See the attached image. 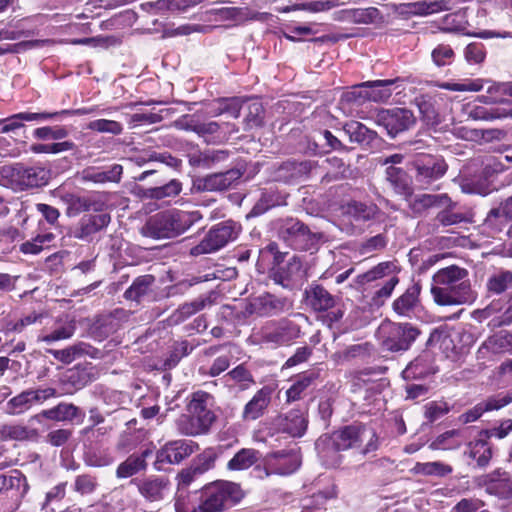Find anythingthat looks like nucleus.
<instances>
[{
	"mask_svg": "<svg viewBox=\"0 0 512 512\" xmlns=\"http://www.w3.org/2000/svg\"><path fill=\"white\" fill-rule=\"evenodd\" d=\"M468 271L455 265L438 270L433 275L431 295L439 306H456L471 304L476 299L472 290Z\"/></svg>",
	"mask_w": 512,
	"mask_h": 512,
	"instance_id": "nucleus-1",
	"label": "nucleus"
},
{
	"mask_svg": "<svg viewBox=\"0 0 512 512\" xmlns=\"http://www.w3.org/2000/svg\"><path fill=\"white\" fill-rule=\"evenodd\" d=\"M199 219L197 211L174 210L158 213L150 217L142 227V234L156 239L175 237L184 233Z\"/></svg>",
	"mask_w": 512,
	"mask_h": 512,
	"instance_id": "nucleus-2",
	"label": "nucleus"
},
{
	"mask_svg": "<svg viewBox=\"0 0 512 512\" xmlns=\"http://www.w3.org/2000/svg\"><path fill=\"white\" fill-rule=\"evenodd\" d=\"M212 396L204 391L194 392L188 404V415H182L177 420L179 432L186 436H196L207 433L215 421L211 411Z\"/></svg>",
	"mask_w": 512,
	"mask_h": 512,
	"instance_id": "nucleus-3",
	"label": "nucleus"
},
{
	"mask_svg": "<svg viewBox=\"0 0 512 512\" xmlns=\"http://www.w3.org/2000/svg\"><path fill=\"white\" fill-rule=\"evenodd\" d=\"M202 502L192 512H219L243 497L240 486L233 482L218 481L205 487Z\"/></svg>",
	"mask_w": 512,
	"mask_h": 512,
	"instance_id": "nucleus-4",
	"label": "nucleus"
},
{
	"mask_svg": "<svg viewBox=\"0 0 512 512\" xmlns=\"http://www.w3.org/2000/svg\"><path fill=\"white\" fill-rule=\"evenodd\" d=\"M330 440L337 451L357 449L362 455H366L378 448L376 433L365 427L346 426L335 431Z\"/></svg>",
	"mask_w": 512,
	"mask_h": 512,
	"instance_id": "nucleus-5",
	"label": "nucleus"
},
{
	"mask_svg": "<svg viewBox=\"0 0 512 512\" xmlns=\"http://www.w3.org/2000/svg\"><path fill=\"white\" fill-rule=\"evenodd\" d=\"M1 176L4 185L14 191H23L46 185L49 180V171L43 167L15 164L3 167Z\"/></svg>",
	"mask_w": 512,
	"mask_h": 512,
	"instance_id": "nucleus-6",
	"label": "nucleus"
},
{
	"mask_svg": "<svg viewBox=\"0 0 512 512\" xmlns=\"http://www.w3.org/2000/svg\"><path fill=\"white\" fill-rule=\"evenodd\" d=\"M278 236L290 247L299 250L315 249L321 234L311 232L309 227L297 218L280 219L277 224Z\"/></svg>",
	"mask_w": 512,
	"mask_h": 512,
	"instance_id": "nucleus-7",
	"label": "nucleus"
},
{
	"mask_svg": "<svg viewBox=\"0 0 512 512\" xmlns=\"http://www.w3.org/2000/svg\"><path fill=\"white\" fill-rule=\"evenodd\" d=\"M301 329L298 324L288 318L270 320L259 330L257 335L262 344L277 348L288 346L300 337Z\"/></svg>",
	"mask_w": 512,
	"mask_h": 512,
	"instance_id": "nucleus-8",
	"label": "nucleus"
},
{
	"mask_svg": "<svg viewBox=\"0 0 512 512\" xmlns=\"http://www.w3.org/2000/svg\"><path fill=\"white\" fill-rule=\"evenodd\" d=\"M383 346L392 352L406 351L419 336L420 331L410 323L388 322L382 324Z\"/></svg>",
	"mask_w": 512,
	"mask_h": 512,
	"instance_id": "nucleus-9",
	"label": "nucleus"
},
{
	"mask_svg": "<svg viewBox=\"0 0 512 512\" xmlns=\"http://www.w3.org/2000/svg\"><path fill=\"white\" fill-rule=\"evenodd\" d=\"M239 230L240 227L232 221L221 222L212 227L204 239L191 249V254L198 256L215 252L235 240Z\"/></svg>",
	"mask_w": 512,
	"mask_h": 512,
	"instance_id": "nucleus-10",
	"label": "nucleus"
},
{
	"mask_svg": "<svg viewBox=\"0 0 512 512\" xmlns=\"http://www.w3.org/2000/svg\"><path fill=\"white\" fill-rule=\"evenodd\" d=\"M198 449V444L192 440L178 439L165 443L156 453L154 463L156 470H162L163 465L181 463Z\"/></svg>",
	"mask_w": 512,
	"mask_h": 512,
	"instance_id": "nucleus-11",
	"label": "nucleus"
},
{
	"mask_svg": "<svg viewBox=\"0 0 512 512\" xmlns=\"http://www.w3.org/2000/svg\"><path fill=\"white\" fill-rule=\"evenodd\" d=\"M376 123L383 126L387 133L394 137L413 127L416 123V117L407 108L381 109L376 114Z\"/></svg>",
	"mask_w": 512,
	"mask_h": 512,
	"instance_id": "nucleus-12",
	"label": "nucleus"
},
{
	"mask_svg": "<svg viewBox=\"0 0 512 512\" xmlns=\"http://www.w3.org/2000/svg\"><path fill=\"white\" fill-rule=\"evenodd\" d=\"M422 286L420 282H413L406 290L392 303V310L399 317L412 319L418 316L423 310L421 302Z\"/></svg>",
	"mask_w": 512,
	"mask_h": 512,
	"instance_id": "nucleus-13",
	"label": "nucleus"
},
{
	"mask_svg": "<svg viewBox=\"0 0 512 512\" xmlns=\"http://www.w3.org/2000/svg\"><path fill=\"white\" fill-rule=\"evenodd\" d=\"M416 171V181L422 184H430L445 175L448 165L443 158L425 155L413 161Z\"/></svg>",
	"mask_w": 512,
	"mask_h": 512,
	"instance_id": "nucleus-14",
	"label": "nucleus"
},
{
	"mask_svg": "<svg viewBox=\"0 0 512 512\" xmlns=\"http://www.w3.org/2000/svg\"><path fill=\"white\" fill-rule=\"evenodd\" d=\"M110 216L106 213L84 215L72 230L76 239L91 242L95 236L110 223Z\"/></svg>",
	"mask_w": 512,
	"mask_h": 512,
	"instance_id": "nucleus-15",
	"label": "nucleus"
},
{
	"mask_svg": "<svg viewBox=\"0 0 512 512\" xmlns=\"http://www.w3.org/2000/svg\"><path fill=\"white\" fill-rule=\"evenodd\" d=\"M138 492L150 502L162 501L171 490V482L166 476H149L142 480H133Z\"/></svg>",
	"mask_w": 512,
	"mask_h": 512,
	"instance_id": "nucleus-16",
	"label": "nucleus"
},
{
	"mask_svg": "<svg viewBox=\"0 0 512 512\" xmlns=\"http://www.w3.org/2000/svg\"><path fill=\"white\" fill-rule=\"evenodd\" d=\"M242 172L239 169H230L225 172L214 173L205 177L197 178L193 188L196 191H222L228 189L234 182L239 180Z\"/></svg>",
	"mask_w": 512,
	"mask_h": 512,
	"instance_id": "nucleus-17",
	"label": "nucleus"
},
{
	"mask_svg": "<svg viewBox=\"0 0 512 512\" xmlns=\"http://www.w3.org/2000/svg\"><path fill=\"white\" fill-rule=\"evenodd\" d=\"M485 84H490L487 92L493 94H507L509 83H495L488 79H465L461 82H444L440 85L441 88L449 91H469L478 92L484 88Z\"/></svg>",
	"mask_w": 512,
	"mask_h": 512,
	"instance_id": "nucleus-18",
	"label": "nucleus"
},
{
	"mask_svg": "<svg viewBox=\"0 0 512 512\" xmlns=\"http://www.w3.org/2000/svg\"><path fill=\"white\" fill-rule=\"evenodd\" d=\"M272 393L273 389L269 386L259 389L243 407L242 420L250 422L263 417L271 403Z\"/></svg>",
	"mask_w": 512,
	"mask_h": 512,
	"instance_id": "nucleus-19",
	"label": "nucleus"
},
{
	"mask_svg": "<svg viewBox=\"0 0 512 512\" xmlns=\"http://www.w3.org/2000/svg\"><path fill=\"white\" fill-rule=\"evenodd\" d=\"M274 425L279 432L286 433L292 437H301L307 429L308 420L303 411L294 409L286 414L277 416L274 420Z\"/></svg>",
	"mask_w": 512,
	"mask_h": 512,
	"instance_id": "nucleus-20",
	"label": "nucleus"
},
{
	"mask_svg": "<svg viewBox=\"0 0 512 512\" xmlns=\"http://www.w3.org/2000/svg\"><path fill=\"white\" fill-rule=\"evenodd\" d=\"M76 331V323L68 316L57 317L53 321L50 332H42L38 335L37 341L48 345L57 341L70 339Z\"/></svg>",
	"mask_w": 512,
	"mask_h": 512,
	"instance_id": "nucleus-21",
	"label": "nucleus"
},
{
	"mask_svg": "<svg viewBox=\"0 0 512 512\" xmlns=\"http://www.w3.org/2000/svg\"><path fill=\"white\" fill-rule=\"evenodd\" d=\"M182 191V184L176 179H172L166 184L145 188L136 184L133 193L143 199L162 200L165 198L176 197Z\"/></svg>",
	"mask_w": 512,
	"mask_h": 512,
	"instance_id": "nucleus-22",
	"label": "nucleus"
},
{
	"mask_svg": "<svg viewBox=\"0 0 512 512\" xmlns=\"http://www.w3.org/2000/svg\"><path fill=\"white\" fill-rule=\"evenodd\" d=\"M511 401L512 397L509 395L490 397L461 414L458 420L462 424L474 422L478 420L484 412L498 410L508 405Z\"/></svg>",
	"mask_w": 512,
	"mask_h": 512,
	"instance_id": "nucleus-23",
	"label": "nucleus"
},
{
	"mask_svg": "<svg viewBox=\"0 0 512 512\" xmlns=\"http://www.w3.org/2000/svg\"><path fill=\"white\" fill-rule=\"evenodd\" d=\"M512 352V334L507 331L487 338L477 351L478 359H486L490 354Z\"/></svg>",
	"mask_w": 512,
	"mask_h": 512,
	"instance_id": "nucleus-24",
	"label": "nucleus"
},
{
	"mask_svg": "<svg viewBox=\"0 0 512 512\" xmlns=\"http://www.w3.org/2000/svg\"><path fill=\"white\" fill-rule=\"evenodd\" d=\"M299 466L300 459L296 453L277 452L269 460L268 467L265 468V475H288L296 471Z\"/></svg>",
	"mask_w": 512,
	"mask_h": 512,
	"instance_id": "nucleus-25",
	"label": "nucleus"
},
{
	"mask_svg": "<svg viewBox=\"0 0 512 512\" xmlns=\"http://www.w3.org/2000/svg\"><path fill=\"white\" fill-rule=\"evenodd\" d=\"M174 127L179 130L192 131L199 136H205L217 133L220 125L215 121L201 122L195 114H186L174 122Z\"/></svg>",
	"mask_w": 512,
	"mask_h": 512,
	"instance_id": "nucleus-26",
	"label": "nucleus"
},
{
	"mask_svg": "<svg viewBox=\"0 0 512 512\" xmlns=\"http://www.w3.org/2000/svg\"><path fill=\"white\" fill-rule=\"evenodd\" d=\"M84 417L80 408L72 403H59L57 406L50 409L43 410L41 413L35 415L33 418L40 421V418H46L49 420L63 422L72 421L78 417Z\"/></svg>",
	"mask_w": 512,
	"mask_h": 512,
	"instance_id": "nucleus-27",
	"label": "nucleus"
},
{
	"mask_svg": "<svg viewBox=\"0 0 512 512\" xmlns=\"http://www.w3.org/2000/svg\"><path fill=\"white\" fill-rule=\"evenodd\" d=\"M253 312L258 315H274L289 309L290 304L285 299L277 298L271 294H265L254 299L251 303Z\"/></svg>",
	"mask_w": 512,
	"mask_h": 512,
	"instance_id": "nucleus-28",
	"label": "nucleus"
},
{
	"mask_svg": "<svg viewBox=\"0 0 512 512\" xmlns=\"http://www.w3.org/2000/svg\"><path fill=\"white\" fill-rule=\"evenodd\" d=\"M307 304L316 312H324L335 307L336 300L324 287L311 286L306 290Z\"/></svg>",
	"mask_w": 512,
	"mask_h": 512,
	"instance_id": "nucleus-29",
	"label": "nucleus"
},
{
	"mask_svg": "<svg viewBox=\"0 0 512 512\" xmlns=\"http://www.w3.org/2000/svg\"><path fill=\"white\" fill-rule=\"evenodd\" d=\"M260 452L253 448H242L228 461L230 471H243L252 467L260 459Z\"/></svg>",
	"mask_w": 512,
	"mask_h": 512,
	"instance_id": "nucleus-30",
	"label": "nucleus"
},
{
	"mask_svg": "<svg viewBox=\"0 0 512 512\" xmlns=\"http://www.w3.org/2000/svg\"><path fill=\"white\" fill-rule=\"evenodd\" d=\"M484 432L480 433V437L469 443V456L473 458L478 466L485 467L492 458V449L486 441Z\"/></svg>",
	"mask_w": 512,
	"mask_h": 512,
	"instance_id": "nucleus-31",
	"label": "nucleus"
},
{
	"mask_svg": "<svg viewBox=\"0 0 512 512\" xmlns=\"http://www.w3.org/2000/svg\"><path fill=\"white\" fill-rule=\"evenodd\" d=\"M386 178L397 194L408 197L411 195V187L406 172L398 167L389 166L386 169Z\"/></svg>",
	"mask_w": 512,
	"mask_h": 512,
	"instance_id": "nucleus-32",
	"label": "nucleus"
},
{
	"mask_svg": "<svg viewBox=\"0 0 512 512\" xmlns=\"http://www.w3.org/2000/svg\"><path fill=\"white\" fill-rule=\"evenodd\" d=\"M450 202L446 194H418L410 202V207L416 213H421L434 206L448 205Z\"/></svg>",
	"mask_w": 512,
	"mask_h": 512,
	"instance_id": "nucleus-33",
	"label": "nucleus"
},
{
	"mask_svg": "<svg viewBox=\"0 0 512 512\" xmlns=\"http://www.w3.org/2000/svg\"><path fill=\"white\" fill-rule=\"evenodd\" d=\"M344 18L356 24H371L382 20L381 12L375 7L349 9Z\"/></svg>",
	"mask_w": 512,
	"mask_h": 512,
	"instance_id": "nucleus-34",
	"label": "nucleus"
},
{
	"mask_svg": "<svg viewBox=\"0 0 512 512\" xmlns=\"http://www.w3.org/2000/svg\"><path fill=\"white\" fill-rule=\"evenodd\" d=\"M210 304L211 301L207 297H199L191 302L184 303L172 314L171 321L175 324L183 322Z\"/></svg>",
	"mask_w": 512,
	"mask_h": 512,
	"instance_id": "nucleus-35",
	"label": "nucleus"
},
{
	"mask_svg": "<svg viewBox=\"0 0 512 512\" xmlns=\"http://www.w3.org/2000/svg\"><path fill=\"white\" fill-rule=\"evenodd\" d=\"M344 133L349 137L351 142L354 143H364L372 141L376 133L369 128H367L364 124L358 121H349L343 127Z\"/></svg>",
	"mask_w": 512,
	"mask_h": 512,
	"instance_id": "nucleus-36",
	"label": "nucleus"
},
{
	"mask_svg": "<svg viewBox=\"0 0 512 512\" xmlns=\"http://www.w3.org/2000/svg\"><path fill=\"white\" fill-rule=\"evenodd\" d=\"M395 80H376L363 82V85L367 86L369 101L373 102H385L391 95L392 91L389 86L394 84Z\"/></svg>",
	"mask_w": 512,
	"mask_h": 512,
	"instance_id": "nucleus-37",
	"label": "nucleus"
},
{
	"mask_svg": "<svg viewBox=\"0 0 512 512\" xmlns=\"http://www.w3.org/2000/svg\"><path fill=\"white\" fill-rule=\"evenodd\" d=\"M459 435L460 432L456 429L445 431L430 442L429 449L443 451L458 449L461 446Z\"/></svg>",
	"mask_w": 512,
	"mask_h": 512,
	"instance_id": "nucleus-38",
	"label": "nucleus"
},
{
	"mask_svg": "<svg viewBox=\"0 0 512 512\" xmlns=\"http://www.w3.org/2000/svg\"><path fill=\"white\" fill-rule=\"evenodd\" d=\"M377 207L360 202H351L344 207V215L352 220L366 221L375 216Z\"/></svg>",
	"mask_w": 512,
	"mask_h": 512,
	"instance_id": "nucleus-39",
	"label": "nucleus"
},
{
	"mask_svg": "<svg viewBox=\"0 0 512 512\" xmlns=\"http://www.w3.org/2000/svg\"><path fill=\"white\" fill-rule=\"evenodd\" d=\"M146 468L147 464H144L142 459L136 458V454H132L118 465L116 469V477L119 479H126L139 472L145 471Z\"/></svg>",
	"mask_w": 512,
	"mask_h": 512,
	"instance_id": "nucleus-40",
	"label": "nucleus"
},
{
	"mask_svg": "<svg viewBox=\"0 0 512 512\" xmlns=\"http://www.w3.org/2000/svg\"><path fill=\"white\" fill-rule=\"evenodd\" d=\"M512 286V273L510 271H497L487 281L489 293L500 294Z\"/></svg>",
	"mask_w": 512,
	"mask_h": 512,
	"instance_id": "nucleus-41",
	"label": "nucleus"
},
{
	"mask_svg": "<svg viewBox=\"0 0 512 512\" xmlns=\"http://www.w3.org/2000/svg\"><path fill=\"white\" fill-rule=\"evenodd\" d=\"M154 282L152 275L140 276L134 280L132 285L125 291V297L129 300H139L146 295Z\"/></svg>",
	"mask_w": 512,
	"mask_h": 512,
	"instance_id": "nucleus-42",
	"label": "nucleus"
},
{
	"mask_svg": "<svg viewBox=\"0 0 512 512\" xmlns=\"http://www.w3.org/2000/svg\"><path fill=\"white\" fill-rule=\"evenodd\" d=\"M510 220H512V216L506 214V207L501 203L498 207L489 211L485 219V224L496 231H501Z\"/></svg>",
	"mask_w": 512,
	"mask_h": 512,
	"instance_id": "nucleus-43",
	"label": "nucleus"
},
{
	"mask_svg": "<svg viewBox=\"0 0 512 512\" xmlns=\"http://www.w3.org/2000/svg\"><path fill=\"white\" fill-rule=\"evenodd\" d=\"M365 101H369L367 86L361 84L354 85L351 90L342 94L340 104L345 105H361Z\"/></svg>",
	"mask_w": 512,
	"mask_h": 512,
	"instance_id": "nucleus-44",
	"label": "nucleus"
},
{
	"mask_svg": "<svg viewBox=\"0 0 512 512\" xmlns=\"http://www.w3.org/2000/svg\"><path fill=\"white\" fill-rule=\"evenodd\" d=\"M32 405L28 390H25L6 403L5 412L9 415H19L29 410Z\"/></svg>",
	"mask_w": 512,
	"mask_h": 512,
	"instance_id": "nucleus-45",
	"label": "nucleus"
},
{
	"mask_svg": "<svg viewBox=\"0 0 512 512\" xmlns=\"http://www.w3.org/2000/svg\"><path fill=\"white\" fill-rule=\"evenodd\" d=\"M414 471L417 474L425 475V476H445L452 472V467L450 465L444 464L439 461L435 462H426V463H416L414 466Z\"/></svg>",
	"mask_w": 512,
	"mask_h": 512,
	"instance_id": "nucleus-46",
	"label": "nucleus"
},
{
	"mask_svg": "<svg viewBox=\"0 0 512 512\" xmlns=\"http://www.w3.org/2000/svg\"><path fill=\"white\" fill-rule=\"evenodd\" d=\"M416 105L422 115L423 121L427 125L434 126L441 122L440 115L430 99L424 97L417 98Z\"/></svg>",
	"mask_w": 512,
	"mask_h": 512,
	"instance_id": "nucleus-47",
	"label": "nucleus"
},
{
	"mask_svg": "<svg viewBox=\"0 0 512 512\" xmlns=\"http://www.w3.org/2000/svg\"><path fill=\"white\" fill-rule=\"evenodd\" d=\"M98 480L96 476L90 474H80L75 477L73 490L81 496L91 495L98 488Z\"/></svg>",
	"mask_w": 512,
	"mask_h": 512,
	"instance_id": "nucleus-48",
	"label": "nucleus"
},
{
	"mask_svg": "<svg viewBox=\"0 0 512 512\" xmlns=\"http://www.w3.org/2000/svg\"><path fill=\"white\" fill-rule=\"evenodd\" d=\"M241 107L242 103L239 98L220 99L217 101V106L212 113L214 116L228 114L233 118H238L240 116Z\"/></svg>",
	"mask_w": 512,
	"mask_h": 512,
	"instance_id": "nucleus-49",
	"label": "nucleus"
},
{
	"mask_svg": "<svg viewBox=\"0 0 512 512\" xmlns=\"http://www.w3.org/2000/svg\"><path fill=\"white\" fill-rule=\"evenodd\" d=\"M414 12L418 14H433L452 9L451 0L423 1L413 4Z\"/></svg>",
	"mask_w": 512,
	"mask_h": 512,
	"instance_id": "nucleus-50",
	"label": "nucleus"
},
{
	"mask_svg": "<svg viewBox=\"0 0 512 512\" xmlns=\"http://www.w3.org/2000/svg\"><path fill=\"white\" fill-rule=\"evenodd\" d=\"M450 410L451 406L446 401H431L424 406V417L432 423L447 415Z\"/></svg>",
	"mask_w": 512,
	"mask_h": 512,
	"instance_id": "nucleus-51",
	"label": "nucleus"
},
{
	"mask_svg": "<svg viewBox=\"0 0 512 512\" xmlns=\"http://www.w3.org/2000/svg\"><path fill=\"white\" fill-rule=\"evenodd\" d=\"M313 381L312 375L300 376L286 391L287 402L291 403L299 400L303 392L311 385Z\"/></svg>",
	"mask_w": 512,
	"mask_h": 512,
	"instance_id": "nucleus-52",
	"label": "nucleus"
},
{
	"mask_svg": "<svg viewBox=\"0 0 512 512\" xmlns=\"http://www.w3.org/2000/svg\"><path fill=\"white\" fill-rule=\"evenodd\" d=\"M29 436L28 429L19 424H7L0 427V440H24Z\"/></svg>",
	"mask_w": 512,
	"mask_h": 512,
	"instance_id": "nucleus-53",
	"label": "nucleus"
},
{
	"mask_svg": "<svg viewBox=\"0 0 512 512\" xmlns=\"http://www.w3.org/2000/svg\"><path fill=\"white\" fill-rule=\"evenodd\" d=\"M399 283L397 276L391 277L385 284L379 288L373 295L371 301L374 306H382L387 299H389Z\"/></svg>",
	"mask_w": 512,
	"mask_h": 512,
	"instance_id": "nucleus-54",
	"label": "nucleus"
},
{
	"mask_svg": "<svg viewBox=\"0 0 512 512\" xmlns=\"http://www.w3.org/2000/svg\"><path fill=\"white\" fill-rule=\"evenodd\" d=\"M88 129L100 133L119 135L122 133L123 127L119 122L114 120L97 119L88 124Z\"/></svg>",
	"mask_w": 512,
	"mask_h": 512,
	"instance_id": "nucleus-55",
	"label": "nucleus"
},
{
	"mask_svg": "<svg viewBox=\"0 0 512 512\" xmlns=\"http://www.w3.org/2000/svg\"><path fill=\"white\" fill-rule=\"evenodd\" d=\"M431 57L435 65L438 67L450 65L455 57L453 49L446 44H439L431 53Z\"/></svg>",
	"mask_w": 512,
	"mask_h": 512,
	"instance_id": "nucleus-56",
	"label": "nucleus"
},
{
	"mask_svg": "<svg viewBox=\"0 0 512 512\" xmlns=\"http://www.w3.org/2000/svg\"><path fill=\"white\" fill-rule=\"evenodd\" d=\"M123 173V167L119 164L112 165L108 170L93 173L89 179L96 183L119 182Z\"/></svg>",
	"mask_w": 512,
	"mask_h": 512,
	"instance_id": "nucleus-57",
	"label": "nucleus"
},
{
	"mask_svg": "<svg viewBox=\"0 0 512 512\" xmlns=\"http://www.w3.org/2000/svg\"><path fill=\"white\" fill-rule=\"evenodd\" d=\"M395 268L392 262H382L359 276L360 282H372L389 274Z\"/></svg>",
	"mask_w": 512,
	"mask_h": 512,
	"instance_id": "nucleus-58",
	"label": "nucleus"
},
{
	"mask_svg": "<svg viewBox=\"0 0 512 512\" xmlns=\"http://www.w3.org/2000/svg\"><path fill=\"white\" fill-rule=\"evenodd\" d=\"M45 318L46 315H44L43 313H37L34 311L29 313L28 315L23 316L15 323L8 324L7 329L9 331L21 333L27 326L35 323H42Z\"/></svg>",
	"mask_w": 512,
	"mask_h": 512,
	"instance_id": "nucleus-59",
	"label": "nucleus"
},
{
	"mask_svg": "<svg viewBox=\"0 0 512 512\" xmlns=\"http://www.w3.org/2000/svg\"><path fill=\"white\" fill-rule=\"evenodd\" d=\"M424 357H419L412 361L403 371L405 378H423L429 374L435 373L434 370L424 367Z\"/></svg>",
	"mask_w": 512,
	"mask_h": 512,
	"instance_id": "nucleus-60",
	"label": "nucleus"
},
{
	"mask_svg": "<svg viewBox=\"0 0 512 512\" xmlns=\"http://www.w3.org/2000/svg\"><path fill=\"white\" fill-rule=\"evenodd\" d=\"M464 57L469 64H480L486 57L485 47L482 43H470L464 50Z\"/></svg>",
	"mask_w": 512,
	"mask_h": 512,
	"instance_id": "nucleus-61",
	"label": "nucleus"
},
{
	"mask_svg": "<svg viewBox=\"0 0 512 512\" xmlns=\"http://www.w3.org/2000/svg\"><path fill=\"white\" fill-rule=\"evenodd\" d=\"M34 137L42 140H60L68 135V131L64 127H40L34 130Z\"/></svg>",
	"mask_w": 512,
	"mask_h": 512,
	"instance_id": "nucleus-62",
	"label": "nucleus"
},
{
	"mask_svg": "<svg viewBox=\"0 0 512 512\" xmlns=\"http://www.w3.org/2000/svg\"><path fill=\"white\" fill-rule=\"evenodd\" d=\"M21 486L25 488V478L20 472L14 471L11 475H0V493L4 490L19 489Z\"/></svg>",
	"mask_w": 512,
	"mask_h": 512,
	"instance_id": "nucleus-63",
	"label": "nucleus"
},
{
	"mask_svg": "<svg viewBox=\"0 0 512 512\" xmlns=\"http://www.w3.org/2000/svg\"><path fill=\"white\" fill-rule=\"evenodd\" d=\"M387 242V238L384 234H378L363 242L360 251L362 254L379 251L386 247Z\"/></svg>",
	"mask_w": 512,
	"mask_h": 512,
	"instance_id": "nucleus-64",
	"label": "nucleus"
}]
</instances>
